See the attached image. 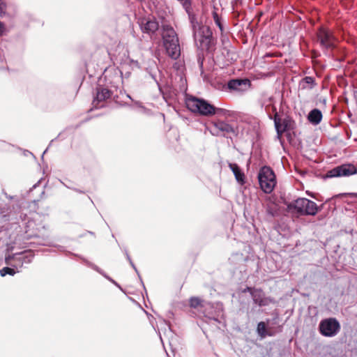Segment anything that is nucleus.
<instances>
[{
	"label": "nucleus",
	"mask_w": 357,
	"mask_h": 357,
	"mask_svg": "<svg viewBox=\"0 0 357 357\" xmlns=\"http://www.w3.org/2000/svg\"><path fill=\"white\" fill-rule=\"evenodd\" d=\"M261 106L264 107L265 111L268 113L269 119H273L278 138L282 136L283 132L291 129L292 123L291 120L288 117L281 119L278 116L276 107L273 104L272 97H269L267 100H264L261 102Z\"/></svg>",
	"instance_id": "1"
},
{
	"label": "nucleus",
	"mask_w": 357,
	"mask_h": 357,
	"mask_svg": "<svg viewBox=\"0 0 357 357\" xmlns=\"http://www.w3.org/2000/svg\"><path fill=\"white\" fill-rule=\"evenodd\" d=\"M193 36L197 47L202 50L209 51L213 45V33L208 26H199L198 31L197 25L192 22Z\"/></svg>",
	"instance_id": "2"
},
{
	"label": "nucleus",
	"mask_w": 357,
	"mask_h": 357,
	"mask_svg": "<svg viewBox=\"0 0 357 357\" xmlns=\"http://www.w3.org/2000/svg\"><path fill=\"white\" fill-rule=\"evenodd\" d=\"M258 180L261 190L266 194L271 193L277 183L273 170L268 166H264L260 169Z\"/></svg>",
	"instance_id": "3"
},
{
	"label": "nucleus",
	"mask_w": 357,
	"mask_h": 357,
	"mask_svg": "<svg viewBox=\"0 0 357 357\" xmlns=\"http://www.w3.org/2000/svg\"><path fill=\"white\" fill-rule=\"evenodd\" d=\"M185 104L191 112L206 116H212L214 109V106L208 101L193 96L187 98Z\"/></svg>",
	"instance_id": "4"
},
{
	"label": "nucleus",
	"mask_w": 357,
	"mask_h": 357,
	"mask_svg": "<svg viewBox=\"0 0 357 357\" xmlns=\"http://www.w3.org/2000/svg\"><path fill=\"white\" fill-rule=\"evenodd\" d=\"M206 129L212 135L216 137H225L229 134L236 136L238 134L237 130L231 124L220 119L211 121Z\"/></svg>",
	"instance_id": "5"
},
{
	"label": "nucleus",
	"mask_w": 357,
	"mask_h": 357,
	"mask_svg": "<svg viewBox=\"0 0 357 357\" xmlns=\"http://www.w3.org/2000/svg\"><path fill=\"white\" fill-rule=\"evenodd\" d=\"M294 208L301 215H315L319 208L315 202L307 198H298L289 206Z\"/></svg>",
	"instance_id": "6"
},
{
	"label": "nucleus",
	"mask_w": 357,
	"mask_h": 357,
	"mask_svg": "<svg viewBox=\"0 0 357 357\" xmlns=\"http://www.w3.org/2000/svg\"><path fill=\"white\" fill-rule=\"evenodd\" d=\"M190 306L193 308H197L199 307L204 308V316L206 318H208L210 320H213L217 322H220L218 320V317L220 315V311L222 310V307H219L218 310H214V306L211 303H204V301L200 299L198 297H191L190 298Z\"/></svg>",
	"instance_id": "7"
},
{
	"label": "nucleus",
	"mask_w": 357,
	"mask_h": 357,
	"mask_svg": "<svg viewBox=\"0 0 357 357\" xmlns=\"http://www.w3.org/2000/svg\"><path fill=\"white\" fill-rule=\"evenodd\" d=\"M340 324L335 318H327L321 320L319 325L320 333L325 337H334L340 331Z\"/></svg>",
	"instance_id": "8"
},
{
	"label": "nucleus",
	"mask_w": 357,
	"mask_h": 357,
	"mask_svg": "<svg viewBox=\"0 0 357 357\" xmlns=\"http://www.w3.org/2000/svg\"><path fill=\"white\" fill-rule=\"evenodd\" d=\"M357 173L356 167L350 163L337 166L326 173L327 178L349 176Z\"/></svg>",
	"instance_id": "9"
},
{
	"label": "nucleus",
	"mask_w": 357,
	"mask_h": 357,
	"mask_svg": "<svg viewBox=\"0 0 357 357\" xmlns=\"http://www.w3.org/2000/svg\"><path fill=\"white\" fill-rule=\"evenodd\" d=\"M317 38L322 48L333 47L335 38L329 29L320 26L317 32Z\"/></svg>",
	"instance_id": "10"
},
{
	"label": "nucleus",
	"mask_w": 357,
	"mask_h": 357,
	"mask_svg": "<svg viewBox=\"0 0 357 357\" xmlns=\"http://www.w3.org/2000/svg\"><path fill=\"white\" fill-rule=\"evenodd\" d=\"M227 86L229 91L242 94L251 87V82L248 78L231 79L228 81Z\"/></svg>",
	"instance_id": "11"
},
{
	"label": "nucleus",
	"mask_w": 357,
	"mask_h": 357,
	"mask_svg": "<svg viewBox=\"0 0 357 357\" xmlns=\"http://www.w3.org/2000/svg\"><path fill=\"white\" fill-rule=\"evenodd\" d=\"M112 91L102 86L96 88V96L93 100V105L95 108H101L104 106V102L112 96Z\"/></svg>",
	"instance_id": "12"
},
{
	"label": "nucleus",
	"mask_w": 357,
	"mask_h": 357,
	"mask_svg": "<svg viewBox=\"0 0 357 357\" xmlns=\"http://www.w3.org/2000/svg\"><path fill=\"white\" fill-rule=\"evenodd\" d=\"M248 289L250 290V294L254 303L259 306H266L272 302L271 298L265 297L264 294L261 289H253L252 287H248Z\"/></svg>",
	"instance_id": "13"
},
{
	"label": "nucleus",
	"mask_w": 357,
	"mask_h": 357,
	"mask_svg": "<svg viewBox=\"0 0 357 357\" xmlns=\"http://www.w3.org/2000/svg\"><path fill=\"white\" fill-rule=\"evenodd\" d=\"M162 36L164 47L169 44L178 42V38L176 31L172 27L168 25L163 26Z\"/></svg>",
	"instance_id": "14"
},
{
	"label": "nucleus",
	"mask_w": 357,
	"mask_h": 357,
	"mask_svg": "<svg viewBox=\"0 0 357 357\" xmlns=\"http://www.w3.org/2000/svg\"><path fill=\"white\" fill-rule=\"evenodd\" d=\"M267 215L274 218L279 214V206L271 199V197L266 199V203L263 204Z\"/></svg>",
	"instance_id": "15"
},
{
	"label": "nucleus",
	"mask_w": 357,
	"mask_h": 357,
	"mask_svg": "<svg viewBox=\"0 0 357 357\" xmlns=\"http://www.w3.org/2000/svg\"><path fill=\"white\" fill-rule=\"evenodd\" d=\"M33 255L30 251H24L22 253L15 254L12 257L15 263L19 262V265L21 267L24 263H31Z\"/></svg>",
	"instance_id": "16"
},
{
	"label": "nucleus",
	"mask_w": 357,
	"mask_h": 357,
	"mask_svg": "<svg viewBox=\"0 0 357 357\" xmlns=\"http://www.w3.org/2000/svg\"><path fill=\"white\" fill-rule=\"evenodd\" d=\"M140 26L143 33L153 34L158 29L159 24L155 20H146L145 23L142 22Z\"/></svg>",
	"instance_id": "17"
},
{
	"label": "nucleus",
	"mask_w": 357,
	"mask_h": 357,
	"mask_svg": "<svg viewBox=\"0 0 357 357\" xmlns=\"http://www.w3.org/2000/svg\"><path fill=\"white\" fill-rule=\"evenodd\" d=\"M167 54L173 59H176L180 56L181 49L178 42L173 43L165 46Z\"/></svg>",
	"instance_id": "18"
},
{
	"label": "nucleus",
	"mask_w": 357,
	"mask_h": 357,
	"mask_svg": "<svg viewBox=\"0 0 357 357\" xmlns=\"http://www.w3.org/2000/svg\"><path fill=\"white\" fill-rule=\"evenodd\" d=\"M298 86L301 90H312L317 86V82L313 77L306 76L301 79Z\"/></svg>",
	"instance_id": "19"
},
{
	"label": "nucleus",
	"mask_w": 357,
	"mask_h": 357,
	"mask_svg": "<svg viewBox=\"0 0 357 357\" xmlns=\"http://www.w3.org/2000/svg\"><path fill=\"white\" fill-rule=\"evenodd\" d=\"M229 167L234 174L236 180L241 184H244L245 182V177L244 173L242 172L239 166L236 163H229Z\"/></svg>",
	"instance_id": "20"
},
{
	"label": "nucleus",
	"mask_w": 357,
	"mask_h": 357,
	"mask_svg": "<svg viewBox=\"0 0 357 357\" xmlns=\"http://www.w3.org/2000/svg\"><path fill=\"white\" fill-rule=\"evenodd\" d=\"M322 113L318 109L311 110L307 116L308 121L313 125H318L322 120Z\"/></svg>",
	"instance_id": "21"
},
{
	"label": "nucleus",
	"mask_w": 357,
	"mask_h": 357,
	"mask_svg": "<svg viewBox=\"0 0 357 357\" xmlns=\"http://www.w3.org/2000/svg\"><path fill=\"white\" fill-rule=\"evenodd\" d=\"M257 331L258 335L264 338L266 336H273L274 333L271 332L270 330L266 329V324L264 321H260L257 324Z\"/></svg>",
	"instance_id": "22"
},
{
	"label": "nucleus",
	"mask_w": 357,
	"mask_h": 357,
	"mask_svg": "<svg viewBox=\"0 0 357 357\" xmlns=\"http://www.w3.org/2000/svg\"><path fill=\"white\" fill-rule=\"evenodd\" d=\"M231 111L220 108L216 107L214 106L213 112H212V115H215L218 118H224L227 119L231 117L232 114Z\"/></svg>",
	"instance_id": "23"
},
{
	"label": "nucleus",
	"mask_w": 357,
	"mask_h": 357,
	"mask_svg": "<svg viewBox=\"0 0 357 357\" xmlns=\"http://www.w3.org/2000/svg\"><path fill=\"white\" fill-rule=\"evenodd\" d=\"M16 272H19V271H15V268L10 267H4L0 270V275L2 277L6 276V275H14Z\"/></svg>",
	"instance_id": "24"
},
{
	"label": "nucleus",
	"mask_w": 357,
	"mask_h": 357,
	"mask_svg": "<svg viewBox=\"0 0 357 357\" xmlns=\"http://www.w3.org/2000/svg\"><path fill=\"white\" fill-rule=\"evenodd\" d=\"M197 63H198L199 69H200L201 74L202 75L204 73L203 63H204V56L203 53L199 52L197 54Z\"/></svg>",
	"instance_id": "25"
},
{
	"label": "nucleus",
	"mask_w": 357,
	"mask_h": 357,
	"mask_svg": "<svg viewBox=\"0 0 357 357\" xmlns=\"http://www.w3.org/2000/svg\"><path fill=\"white\" fill-rule=\"evenodd\" d=\"M178 1H180L183 8H185V10L187 11V12H189L191 9V6H192V0H178Z\"/></svg>",
	"instance_id": "26"
},
{
	"label": "nucleus",
	"mask_w": 357,
	"mask_h": 357,
	"mask_svg": "<svg viewBox=\"0 0 357 357\" xmlns=\"http://www.w3.org/2000/svg\"><path fill=\"white\" fill-rule=\"evenodd\" d=\"M213 17L216 25L220 28V31L223 30V26L220 22V18L216 12L213 13Z\"/></svg>",
	"instance_id": "27"
},
{
	"label": "nucleus",
	"mask_w": 357,
	"mask_h": 357,
	"mask_svg": "<svg viewBox=\"0 0 357 357\" xmlns=\"http://www.w3.org/2000/svg\"><path fill=\"white\" fill-rule=\"evenodd\" d=\"M95 270H96L98 272H99L100 273H101L105 278H106L108 280H109L111 282H112L114 284H115L116 287H119L120 288V286L119 284L116 282L114 281L113 279H112L110 277H109L108 275H107L105 273H104L103 272H102L98 267H95L94 268Z\"/></svg>",
	"instance_id": "28"
},
{
	"label": "nucleus",
	"mask_w": 357,
	"mask_h": 357,
	"mask_svg": "<svg viewBox=\"0 0 357 357\" xmlns=\"http://www.w3.org/2000/svg\"><path fill=\"white\" fill-rule=\"evenodd\" d=\"M6 10V4L0 0V16H2L3 14L5 13Z\"/></svg>",
	"instance_id": "29"
},
{
	"label": "nucleus",
	"mask_w": 357,
	"mask_h": 357,
	"mask_svg": "<svg viewBox=\"0 0 357 357\" xmlns=\"http://www.w3.org/2000/svg\"><path fill=\"white\" fill-rule=\"evenodd\" d=\"M126 257H127V259L129 261L130 265L132 266V267L135 270V271L137 273V268L136 266H135L134 263L132 262L130 257L129 256V255L128 253H126Z\"/></svg>",
	"instance_id": "30"
},
{
	"label": "nucleus",
	"mask_w": 357,
	"mask_h": 357,
	"mask_svg": "<svg viewBox=\"0 0 357 357\" xmlns=\"http://www.w3.org/2000/svg\"><path fill=\"white\" fill-rule=\"evenodd\" d=\"M29 231L28 230H26V233L27 234V237H36L37 236V234H33V233H31V234H28Z\"/></svg>",
	"instance_id": "31"
},
{
	"label": "nucleus",
	"mask_w": 357,
	"mask_h": 357,
	"mask_svg": "<svg viewBox=\"0 0 357 357\" xmlns=\"http://www.w3.org/2000/svg\"><path fill=\"white\" fill-rule=\"evenodd\" d=\"M3 29H4L3 24L0 22V35L3 33Z\"/></svg>",
	"instance_id": "32"
},
{
	"label": "nucleus",
	"mask_w": 357,
	"mask_h": 357,
	"mask_svg": "<svg viewBox=\"0 0 357 357\" xmlns=\"http://www.w3.org/2000/svg\"><path fill=\"white\" fill-rule=\"evenodd\" d=\"M34 225V222L32 221H29L26 225V227H29L30 226Z\"/></svg>",
	"instance_id": "33"
},
{
	"label": "nucleus",
	"mask_w": 357,
	"mask_h": 357,
	"mask_svg": "<svg viewBox=\"0 0 357 357\" xmlns=\"http://www.w3.org/2000/svg\"><path fill=\"white\" fill-rule=\"evenodd\" d=\"M245 291H248L250 293V289H248V287L245 289Z\"/></svg>",
	"instance_id": "34"
}]
</instances>
